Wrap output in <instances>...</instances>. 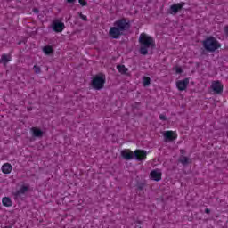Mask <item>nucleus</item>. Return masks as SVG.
Listing matches in <instances>:
<instances>
[{"label": "nucleus", "instance_id": "nucleus-22", "mask_svg": "<svg viewBox=\"0 0 228 228\" xmlns=\"http://www.w3.org/2000/svg\"><path fill=\"white\" fill-rule=\"evenodd\" d=\"M173 70L175 72V74H183V69L179 66L175 67Z\"/></svg>", "mask_w": 228, "mask_h": 228}, {"label": "nucleus", "instance_id": "nucleus-10", "mask_svg": "<svg viewBox=\"0 0 228 228\" xmlns=\"http://www.w3.org/2000/svg\"><path fill=\"white\" fill-rule=\"evenodd\" d=\"M161 170L154 169L150 173V179L151 181H161Z\"/></svg>", "mask_w": 228, "mask_h": 228}, {"label": "nucleus", "instance_id": "nucleus-18", "mask_svg": "<svg viewBox=\"0 0 228 228\" xmlns=\"http://www.w3.org/2000/svg\"><path fill=\"white\" fill-rule=\"evenodd\" d=\"M118 72H120V74H127V68H126V66L124 65H118L117 67Z\"/></svg>", "mask_w": 228, "mask_h": 228}, {"label": "nucleus", "instance_id": "nucleus-7", "mask_svg": "<svg viewBox=\"0 0 228 228\" xmlns=\"http://www.w3.org/2000/svg\"><path fill=\"white\" fill-rule=\"evenodd\" d=\"M147 158V152L144 150H136L134 151V159L137 161H143Z\"/></svg>", "mask_w": 228, "mask_h": 228}, {"label": "nucleus", "instance_id": "nucleus-9", "mask_svg": "<svg viewBox=\"0 0 228 228\" xmlns=\"http://www.w3.org/2000/svg\"><path fill=\"white\" fill-rule=\"evenodd\" d=\"M211 88L215 94H221L224 90V85L220 81L212 82Z\"/></svg>", "mask_w": 228, "mask_h": 228}, {"label": "nucleus", "instance_id": "nucleus-3", "mask_svg": "<svg viewBox=\"0 0 228 228\" xmlns=\"http://www.w3.org/2000/svg\"><path fill=\"white\" fill-rule=\"evenodd\" d=\"M104 83H106V76L98 74L93 77L91 85L94 90H101L104 88Z\"/></svg>", "mask_w": 228, "mask_h": 228}, {"label": "nucleus", "instance_id": "nucleus-19", "mask_svg": "<svg viewBox=\"0 0 228 228\" xmlns=\"http://www.w3.org/2000/svg\"><path fill=\"white\" fill-rule=\"evenodd\" d=\"M142 85H143V86H149V85H151V77H142Z\"/></svg>", "mask_w": 228, "mask_h": 228}, {"label": "nucleus", "instance_id": "nucleus-13", "mask_svg": "<svg viewBox=\"0 0 228 228\" xmlns=\"http://www.w3.org/2000/svg\"><path fill=\"white\" fill-rule=\"evenodd\" d=\"M12 170H13V167L10 163H5L2 166L3 174H12Z\"/></svg>", "mask_w": 228, "mask_h": 228}, {"label": "nucleus", "instance_id": "nucleus-12", "mask_svg": "<svg viewBox=\"0 0 228 228\" xmlns=\"http://www.w3.org/2000/svg\"><path fill=\"white\" fill-rule=\"evenodd\" d=\"M121 156L125 159H133V158H134V152L130 150H123L121 151Z\"/></svg>", "mask_w": 228, "mask_h": 228}, {"label": "nucleus", "instance_id": "nucleus-17", "mask_svg": "<svg viewBox=\"0 0 228 228\" xmlns=\"http://www.w3.org/2000/svg\"><path fill=\"white\" fill-rule=\"evenodd\" d=\"M10 60H12V57L10 55H3L0 61L4 65H6L8 61H10Z\"/></svg>", "mask_w": 228, "mask_h": 228}, {"label": "nucleus", "instance_id": "nucleus-11", "mask_svg": "<svg viewBox=\"0 0 228 228\" xmlns=\"http://www.w3.org/2000/svg\"><path fill=\"white\" fill-rule=\"evenodd\" d=\"M189 83H190V78H185L183 80L177 81L176 86H177L178 90L184 91V90H186Z\"/></svg>", "mask_w": 228, "mask_h": 228}, {"label": "nucleus", "instance_id": "nucleus-20", "mask_svg": "<svg viewBox=\"0 0 228 228\" xmlns=\"http://www.w3.org/2000/svg\"><path fill=\"white\" fill-rule=\"evenodd\" d=\"M29 187L28 186H23L20 188V190L18 191L17 195H22V193H26L27 191H28Z\"/></svg>", "mask_w": 228, "mask_h": 228}, {"label": "nucleus", "instance_id": "nucleus-16", "mask_svg": "<svg viewBox=\"0 0 228 228\" xmlns=\"http://www.w3.org/2000/svg\"><path fill=\"white\" fill-rule=\"evenodd\" d=\"M43 51L45 54H53V53H54V46L53 45L45 46L43 48Z\"/></svg>", "mask_w": 228, "mask_h": 228}, {"label": "nucleus", "instance_id": "nucleus-26", "mask_svg": "<svg viewBox=\"0 0 228 228\" xmlns=\"http://www.w3.org/2000/svg\"><path fill=\"white\" fill-rule=\"evenodd\" d=\"M80 17L83 19V20H86V15L80 14Z\"/></svg>", "mask_w": 228, "mask_h": 228}, {"label": "nucleus", "instance_id": "nucleus-27", "mask_svg": "<svg viewBox=\"0 0 228 228\" xmlns=\"http://www.w3.org/2000/svg\"><path fill=\"white\" fill-rule=\"evenodd\" d=\"M225 33L228 35V27L224 28Z\"/></svg>", "mask_w": 228, "mask_h": 228}, {"label": "nucleus", "instance_id": "nucleus-4", "mask_svg": "<svg viewBox=\"0 0 228 228\" xmlns=\"http://www.w3.org/2000/svg\"><path fill=\"white\" fill-rule=\"evenodd\" d=\"M204 47L207 49V51H210L213 53V51H216V49H220L222 45L218 41L215 39V37H208L204 41Z\"/></svg>", "mask_w": 228, "mask_h": 228}, {"label": "nucleus", "instance_id": "nucleus-28", "mask_svg": "<svg viewBox=\"0 0 228 228\" xmlns=\"http://www.w3.org/2000/svg\"><path fill=\"white\" fill-rule=\"evenodd\" d=\"M76 0H67L68 3H74Z\"/></svg>", "mask_w": 228, "mask_h": 228}, {"label": "nucleus", "instance_id": "nucleus-8", "mask_svg": "<svg viewBox=\"0 0 228 228\" xmlns=\"http://www.w3.org/2000/svg\"><path fill=\"white\" fill-rule=\"evenodd\" d=\"M45 133V131L42 128L32 127L30 129V134H32V136H34L35 138H42Z\"/></svg>", "mask_w": 228, "mask_h": 228}, {"label": "nucleus", "instance_id": "nucleus-2", "mask_svg": "<svg viewBox=\"0 0 228 228\" xmlns=\"http://www.w3.org/2000/svg\"><path fill=\"white\" fill-rule=\"evenodd\" d=\"M139 44H140V53L141 54H147L151 49H154L156 47V42L154 41V37H151L149 34L142 33L139 37Z\"/></svg>", "mask_w": 228, "mask_h": 228}, {"label": "nucleus", "instance_id": "nucleus-14", "mask_svg": "<svg viewBox=\"0 0 228 228\" xmlns=\"http://www.w3.org/2000/svg\"><path fill=\"white\" fill-rule=\"evenodd\" d=\"M183 8V4H176L171 6L170 8V13L172 15H175L178 10H181Z\"/></svg>", "mask_w": 228, "mask_h": 228}, {"label": "nucleus", "instance_id": "nucleus-25", "mask_svg": "<svg viewBox=\"0 0 228 228\" xmlns=\"http://www.w3.org/2000/svg\"><path fill=\"white\" fill-rule=\"evenodd\" d=\"M160 120H167V117L165 115L159 116Z\"/></svg>", "mask_w": 228, "mask_h": 228}, {"label": "nucleus", "instance_id": "nucleus-15", "mask_svg": "<svg viewBox=\"0 0 228 228\" xmlns=\"http://www.w3.org/2000/svg\"><path fill=\"white\" fill-rule=\"evenodd\" d=\"M3 206H5V208H12L13 202H12V199L9 197H4L2 200Z\"/></svg>", "mask_w": 228, "mask_h": 228}, {"label": "nucleus", "instance_id": "nucleus-24", "mask_svg": "<svg viewBox=\"0 0 228 228\" xmlns=\"http://www.w3.org/2000/svg\"><path fill=\"white\" fill-rule=\"evenodd\" d=\"M34 71L36 72V74H39V72H40V67H38V66H34Z\"/></svg>", "mask_w": 228, "mask_h": 228}, {"label": "nucleus", "instance_id": "nucleus-6", "mask_svg": "<svg viewBox=\"0 0 228 228\" xmlns=\"http://www.w3.org/2000/svg\"><path fill=\"white\" fill-rule=\"evenodd\" d=\"M52 29H53L55 33H61V31L65 29V23L56 20L52 23Z\"/></svg>", "mask_w": 228, "mask_h": 228}, {"label": "nucleus", "instance_id": "nucleus-5", "mask_svg": "<svg viewBox=\"0 0 228 228\" xmlns=\"http://www.w3.org/2000/svg\"><path fill=\"white\" fill-rule=\"evenodd\" d=\"M162 136L165 142H174V140H177V132L172 130L164 131Z\"/></svg>", "mask_w": 228, "mask_h": 228}, {"label": "nucleus", "instance_id": "nucleus-1", "mask_svg": "<svg viewBox=\"0 0 228 228\" xmlns=\"http://www.w3.org/2000/svg\"><path fill=\"white\" fill-rule=\"evenodd\" d=\"M131 28V24L128 20H118L114 23V26L110 28L109 35L112 38H118L120 35H124V31H127Z\"/></svg>", "mask_w": 228, "mask_h": 228}, {"label": "nucleus", "instance_id": "nucleus-21", "mask_svg": "<svg viewBox=\"0 0 228 228\" xmlns=\"http://www.w3.org/2000/svg\"><path fill=\"white\" fill-rule=\"evenodd\" d=\"M180 161L183 165H188V163H191L190 159L186 158V157H181L180 158Z\"/></svg>", "mask_w": 228, "mask_h": 228}, {"label": "nucleus", "instance_id": "nucleus-23", "mask_svg": "<svg viewBox=\"0 0 228 228\" xmlns=\"http://www.w3.org/2000/svg\"><path fill=\"white\" fill-rule=\"evenodd\" d=\"M78 3L82 6H87L88 5V2H86V0H78Z\"/></svg>", "mask_w": 228, "mask_h": 228}]
</instances>
